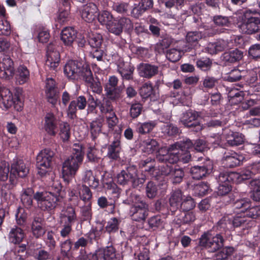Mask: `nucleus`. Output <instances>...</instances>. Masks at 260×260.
I'll return each mask as SVG.
<instances>
[{
	"label": "nucleus",
	"instance_id": "obj_35",
	"mask_svg": "<svg viewBox=\"0 0 260 260\" xmlns=\"http://www.w3.org/2000/svg\"><path fill=\"white\" fill-rule=\"evenodd\" d=\"M126 193L127 198L123 201V203L125 204L131 205V206H137L146 203L141 197L130 189L126 190Z\"/></svg>",
	"mask_w": 260,
	"mask_h": 260
},
{
	"label": "nucleus",
	"instance_id": "obj_36",
	"mask_svg": "<svg viewBox=\"0 0 260 260\" xmlns=\"http://www.w3.org/2000/svg\"><path fill=\"white\" fill-rule=\"evenodd\" d=\"M35 193L31 188L23 189L21 194V201L25 208L29 209L31 207L33 202L32 196H34Z\"/></svg>",
	"mask_w": 260,
	"mask_h": 260
},
{
	"label": "nucleus",
	"instance_id": "obj_10",
	"mask_svg": "<svg viewBox=\"0 0 260 260\" xmlns=\"http://www.w3.org/2000/svg\"><path fill=\"white\" fill-rule=\"evenodd\" d=\"M46 57V65L51 70L56 71L60 63V58L59 52L53 43H50L47 46Z\"/></svg>",
	"mask_w": 260,
	"mask_h": 260
},
{
	"label": "nucleus",
	"instance_id": "obj_63",
	"mask_svg": "<svg viewBox=\"0 0 260 260\" xmlns=\"http://www.w3.org/2000/svg\"><path fill=\"white\" fill-rule=\"evenodd\" d=\"M196 206L193 199L190 196L186 197L182 200L180 207L183 211H189L193 209Z\"/></svg>",
	"mask_w": 260,
	"mask_h": 260
},
{
	"label": "nucleus",
	"instance_id": "obj_28",
	"mask_svg": "<svg viewBox=\"0 0 260 260\" xmlns=\"http://www.w3.org/2000/svg\"><path fill=\"white\" fill-rule=\"evenodd\" d=\"M231 43L228 40H219L215 43H209L207 47V51L211 54H216L230 48Z\"/></svg>",
	"mask_w": 260,
	"mask_h": 260
},
{
	"label": "nucleus",
	"instance_id": "obj_8",
	"mask_svg": "<svg viewBox=\"0 0 260 260\" xmlns=\"http://www.w3.org/2000/svg\"><path fill=\"white\" fill-rule=\"evenodd\" d=\"M200 116L199 112L189 110L183 113L180 118V122L185 127L190 128L192 131L199 132L203 128L201 123L196 121Z\"/></svg>",
	"mask_w": 260,
	"mask_h": 260
},
{
	"label": "nucleus",
	"instance_id": "obj_53",
	"mask_svg": "<svg viewBox=\"0 0 260 260\" xmlns=\"http://www.w3.org/2000/svg\"><path fill=\"white\" fill-rule=\"evenodd\" d=\"M162 132L168 136H175L179 133L178 128L171 123H164L161 127Z\"/></svg>",
	"mask_w": 260,
	"mask_h": 260
},
{
	"label": "nucleus",
	"instance_id": "obj_40",
	"mask_svg": "<svg viewBox=\"0 0 260 260\" xmlns=\"http://www.w3.org/2000/svg\"><path fill=\"white\" fill-rule=\"evenodd\" d=\"M156 125V123L155 121L139 122L136 124V131L139 134H146L151 132Z\"/></svg>",
	"mask_w": 260,
	"mask_h": 260
},
{
	"label": "nucleus",
	"instance_id": "obj_41",
	"mask_svg": "<svg viewBox=\"0 0 260 260\" xmlns=\"http://www.w3.org/2000/svg\"><path fill=\"white\" fill-rule=\"evenodd\" d=\"M253 175L254 174L249 170H244L239 173L234 172L232 177L234 178V181L235 183H239L242 181L251 178Z\"/></svg>",
	"mask_w": 260,
	"mask_h": 260
},
{
	"label": "nucleus",
	"instance_id": "obj_3",
	"mask_svg": "<svg viewBox=\"0 0 260 260\" xmlns=\"http://www.w3.org/2000/svg\"><path fill=\"white\" fill-rule=\"evenodd\" d=\"M77 220L75 209L68 206L62 209L59 215V223L61 225L60 235L63 238L69 237L72 231V225Z\"/></svg>",
	"mask_w": 260,
	"mask_h": 260
},
{
	"label": "nucleus",
	"instance_id": "obj_56",
	"mask_svg": "<svg viewBox=\"0 0 260 260\" xmlns=\"http://www.w3.org/2000/svg\"><path fill=\"white\" fill-rule=\"evenodd\" d=\"M99 108L102 113H109L110 114L114 112L111 102L108 99L104 98L102 102L100 101Z\"/></svg>",
	"mask_w": 260,
	"mask_h": 260
},
{
	"label": "nucleus",
	"instance_id": "obj_1",
	"mask_svg": "<svg viewBox=\"0 0 260 260\" xmlns=\"http://www.w3.org/2000/svg\"><path fill=\"white\" fill-rule=\"evenodd\" d=\"M84 154L82 144L76 143L73 145L72 154L62 165V174L64 180H68L70 177H73L76 174L82 163Z\"/></svg>",
	"mask_w": 260,
	"mask_h": 260
},
{
	"label": "nucleus",
	"instance_id": "obj_54",
	"mask_svg": "<svg viewBox=\"0 0 260 260\" xmlns=\"http://www.w3.org/2000/svg\"><path fill=\"white\" fill-rule=\"evenodd\" d=\"M234 174V172H228L226 171H223L220 172L217 179L219 184H229L231 182L234 181V178L232 177V175Z\"/></svg>",
	"mask_w": 260,
	"mask_h": 260
},
{
	"label": "nucleus",
	"instance_id": "obj_2",
	"mask_svg": "<svg viewBox=\"0 0 260 260\" xmlns=\"http://www.w3.org/2000/svg\"><path fill=\"white\" fill-rule=\"evenodd\" d=\"M191 158V154L188 151H183L175 149L170 151L169 148H161L156 155V159L159 162H169L170 164L178 161L187 163Z\"/></svg>",
	"mask_w": 260,
	"mask_h": 260
},
{
	"label": "nucleus",
	"instance_id": "obj_50",
	"mask_svg": "<svg viewBox=\"0 0 260 260\" xmlns=\"http://www.w3.org/2000/svg\"><path fill=\"white\" fill-rule=\"evenodd\" d=\"M227 122L228 120L221 116L220 118L212 117L209 121L207 122L206 125L210 128H217L224 126Z\"/></svg>",
	"mask_w": 260,
	"mask_h": 260
},
{
	"label": "nucleus",
	"instance_id": "obj_9",
	"mask_svg": "<svg viewBox=\"0 0 260 260\" xmlns=\"http://www.w3.org/2000/svg\"><path fill=\"white\" fill-rule=\"evenodd\" d=\"M15 73L14 62L11 57L3 54L0 56V78L10 79Z\"/></svg>",
	"mask_w": 260,
	"mask_h": 260
},
{
	"label": "nucleus",
	"instance_id": "obj_58",
	"mask_svg": "<svg viewBox=\"0 0 260 260\" xmlns=\"http://www.w3.org/2000/svg\"><path fill=\"white\" fill-rule=\"evenodd\" d=\"M102 122L100 120L92 121L90 124V131L93 138H95L101 132Z\"/></svg>",
	"mask_w": 260,
	"mask_h": 260
},
{
	"label": "nucleus",
	"instance_id": "obj_47",
	"mask_svg": "<svg viewBox=\"0 0 260 260\" xmlns=\"http://www.w3.org/2000/svg\"><path fill=\"white\" fill-rule=\"evenodd\" d=\"M124 86H119L118 88L105 89L107 98L111 100H116L120 98Z\"/></svg>",
	"mask_w": 260,
	"mask_h": 260
},
{
	"label": "nucleus",
	"instance_id": "obj_22",
	"mask_svg": "<svg viewBox=\"0 0 260 260\" xmlns=\"http://www.w3.org/2000/svg\"><path fill=\"white\" fill-rule=\"evenodd\" d=\"M98 8L93 3H89L82 7L80 10L81 17L85 21L91 22L96 16Z\"/></svg>",
	"mask_w": 260,
	"mask_h": 260
},
{
	"label": "nucleus",
	"instance_id": "obj_37",
	"mask_svg": "<svg viewBox=\"0 0 260 260\" xmlns=\"http://www.w3.org/2000/svg\"><path fill=\"white\" fill-rule=\"evenodd\" d=\"M82 181L85 185H88L89 186L96 188L99 185V180L96 178L92 174L91 170H86L83 172L82 176Z\"/></svg>",
	"mask_w": 260,
	"mask_h": 260
},
{
	"label": "nucleus",
	"instance_id": "obj_19",
	"mask_svg": "<svg viewBox=\"0 0 260 260\" xmlns=\"http://www.w3.org/2000/svg\"><path fill=\"white\" fill-rule=\"evenodd\" d=\"M133 28V23L131 20L126 17H122L116 18L114 27L112 28V33L119 35L123 29L125 31H129Z\"/></svg>",
	"mask_w": 260,
	"mask_h": 260
},
{
	"label": "nucleus",
	"instance_id": "obj_60",
	"mask_svg": "<svg viewBox=\"0 0 260 260\" xmlns=\"http://www.w3.org/2000/svg\"><path fill=\"white\" fill-rule=\"evenodd\" d=\"M210 189V186L207 182H201L194 187V193L199 196H203L207 193Z\"/></svg>",
	"mask_w": 260,
	"mask_h": 260
},
{
	"label": "nucleus",
	"instance_id": "obj_18",
	"mask_svg": "<svg viewBox=\"0 0 260 260\" xmlns=\"http://www.w3.org/2000/svg\"><path fill=\"white\" fill-rule=\"evenodd\" d=\"M87 105V100L84 96L80 95L76 100L72 101L67 109L68 115L71 118L76 117L77 108L82 110L85 109Z\"/></svg>",
	"mask_w": 260,
	"mask_h": 260
},
{
	"label": "nucleus",
	"instance_id": "obj_34",
	"mask_svg": "<svg viewBox=\"0 0 260 260\" xmlns=\"http://www.w3.org/2000/svg\"><path fill=\"white\" fill-rule=\"evenodd\" d=\"M225 139L229 145L238 146L244 142V136L241 133L230 131L225 136Z\"/></svg>",
	"mask_w": 260,
	"mask_h": 260
},
{
	"label": "nucleus",
	"instance_id": "obj_52",
	"mask_svg": "<svg viewBox=\"0 0 260 260\" xmlns=\"http://www.w3.org/2000/svg\"><path fill=\"white\" fill-rule=\"evenodd\" d=\"M148 223L150 228L155 230L163 226L164 221L160 215H155L148 219Z\"/></svg>",
	"mask_w": 260,
	"mask_h": 260
},
{
	"label": "nucleus",
	"instance_id": "obj_32",
	"mask_svg": "<svg viewBox=\"0 0 260 260\" xmlns=\"http://www.w3.org/2000/svg\"><path fill=\"white\" fill-rule=\"evenodd\" d=\"M178 212L179 214H177L174 218V221L177 224H190L196 219V216L192 212H181L180 210Z\"/></svg>",
	"mask_w": 260,
	"mask_h": 260
},
{
	"label": "nucleus",
	"instance_id": "obj_6",
	"mask_svg": "<svg viewBox=\"0 0 260 260\" xmlns=\"http://www.w3.org/2000/svg\"><path fill=\"white\" fill-rule=\"evenodd\" d=\"M34 199L40 209L48 212L53 211L60 200V198L55 197L47 191H37L34 194Z\"/></svg>",
	"mask_w": 260,
	"mask_h": 260
},
{
	"label": "nucleus",
	"instance_id": "obj_43",
	"mask_svg": "<svg viewBox=\"0 0 260 260\" xmlns=\"http://www.w3.org/2000/svg\"><path fill=\"white\" fill-rule=\"evenodd\" d=\"M31 255L35 260H49L51 258L50 253L41 248L32 249Z\"/></svg>",
	"mask_w": 260,
	"mask_h": 260
},
{
	"label": "nucleus",
	"instance_id": "obj_49",
	"mask_svg": "<svg viewBox=\"0 0 260 260\" xmlns=\"http://www.w3.org/2000/svg\"><path fill=\"white\" fill-rule=\"evenodd\" d=\"M10 173L9 165L5 161L0 162V186L6 181Z\"/></svg>",
	"mask_w": 260,
	"mask_h": 260
},
{
	"label": "nucleus",
	"instance_id": "obj_5",
	"mask_svg": "<svg viewBox=\"0 0 260 260\" xmlns=\"http://www.w3.org/2000/svg\"><path fill=\"white\" fill-rule=\"evenodd\" d=\"M117 180L121 185L131 184L134 187L142 185L145 181L143 178L138 177L137 170L135 166H129L122 170L117 174Z\"/></svg>",
	"mask_w": 260,
	"mask_h": 260
},
{
	"label": "nucleus",
	"instance_id": "obj_51",
	"mask_svg": "<svg viewBox=\"0 0 260 260\" xmlns=\"http://www.w3.org/2000/svg\"><path fill=\"white\" fill-rule=\"evenodd\" d=\"M139 167L141 168H145V171L152 175L155 170L154 160L151 157L142 159L139 162Z\"/></svg>",
	"mask_w": 260,
	"mask_h": 260
},
{
	"label": "nucleus",
	"instance_id": "obj_55",
	"mask_svg": "<svg viewBox=\"0 0 260 260\" xmlns=\"http://www.w3.org/2000/svg\"><path fill=\"white\" fill-rule=\"evenodd\" d=\"M231 202H233L235 208L240 209L241 212L244 213L245 211L250 207V203L248 199H242L237 200L235 201L233 199Z\"/></svg>",
	"mask_w": 260,
	"mask_h": 260
},
{
	"label": "nucleus",
	"instance_id": "obj_17",
	"mask_svg": "<svg viewBox=\"0 0 260 260\" xmlns=\"http://www.w3.org/2000/svg\"><path fill=\"white\" fill-rule=\"evenodd\" d=\"M45 93L48 102L54 106L58 97L56 82L52 78H47L46 80Z\"/></svg>",
	"mask_w": 260,
	"mask_h": 260
},
{
	"label": "nucleus",
	"instance_id": "obj_13",
	"mask_svg": "<svg viewBox=\"0 0 260 260\" xmlns=\"http://www.w3.org/2000/svg\"><path fill=\"white\" fill-rule=\"evenodd\" d=\"M128 213L133 221H144L148 216V205L145 203L137 206H131Z\"/></svg>",
	"mask_w": 260,
	"mask_h": 260
},
{
	"label": "nucleus",
	"instance_id": "obj_14",
	"mask_svg": "<svg viewBox=\"0 0 260 260\" xmlns=\"http://www.w3.org/2000/svg\"><path fill=\"white\" fill-rule=\"evenodd\" d=\"M28 172V168L22 160H18L12 164L10 174V181L11 184L15 183L17 176L21 178L25 177Z\"/></svg>",
	"mask_w": 260,
	"mask_h": 260
},
{
	"label": "nucleus",
	"instance_id": "obj_38",
	"mask_svg": "<svg viewBox=\"0 0 260 260\" xmlns=\"http://www.w3.org/2000/svg\"><path fill=\"white\" fill-rule=\"evenodd\" d=\"M24 235L23 230L18 227L12 228L10 231L9 239L11 243L15 244H19L24 238Z\"/></svg>",
	"mask_w": 260,
	"mask_h": 260
},
{
	"label": "nucleus",
	"instance_id": "obj_30",
	"mask_svg": "<svg viewBox=\"0 0 260 260\" xmlns=\"http://www.w3.org/2000/svg\"><path fill=\"white\" fill-rule=\"evenodd\" d=\"M76 37V31L72 27L63 28L60 34V39L67 46H71Z\"/></svg>",
	"mask_w": 260,
	"mask_h": 260
},
{
	"label": "nucleus",
	"instance_id": "obj_45",
	"mask_svg": "<svg viewBox=\"0 0 260 260\" xmlns=\"http://www.w3.org/2000/svg\"><path fill=\"white\" fill-rule=\"evenodd\" d=\"M228 98L231 104L236 105L243 100V93L236 89H231L228 93Z\"/></svg>",
	"mask_w": 260,
	"mask_h": 260
},
{
	"label": "nucleus",
	"instance_id": "obj_57",
	"mask_svg": "<svg viewBox=\"0 0 260 260\" xmlns=\"http://www.w3.org/2000/svg\"><path fill=\"white\" fill-rule=\"evenodd\" d=\"M70 126L67 122H62L60 124L59 136L63 141H67L70 137Z\"/></svg>",
	"mask_w": 260,
	"mask_h": 260
},
{
	"label": "nucleus",
	"instance_id": "obj_4",
	"mask_svg": "<svg viewBox=\"0 0 260 260\" xmlns=\"http://www.w3.org/2000/svg\"><path fill=\"white\" fill-rule=\"evenodd\" d=\"M224 240L220 234L215 235L211 231L204 233L199 239V246L209 252H215L223 246Z\"/></svg>",
	"mask_w": 260,
	"mask_h": 260
},
{
	"label": "nucleus",
	"instance_id": "obj_27",
	"mask_svg": "<svg viewBox=\"0 0 260 260\" xmlns=\"http://www.w3.org/2000/svg\"><path fill=\"white\" fill-rule=\"evenodd\" d=\"M57 121L52 113H48L45 117L44 128L48 134L55 136L57 133Z\"/></svg>",
	"mask_w": 260,
	"mask_h": 260
},
{
	"label": "nucleus",
	"instance_id": "obj_26",
	"mask_svg": "<svg viewBox=\"0 0 260 260\" xmlns=\"http://www.w3.org/2000/svg\"><path fill=\"white\" fill-rule=\"evenodd\" d=\"M239 28L243 33L249 35L255 34L260 30V19L258 18L247 22H241L239 25Z\"/></svg>",
	"mask_w": 260,
	"mask_h": 260
},
{
	"label": "nucleus",
	"instance_id": "obj_12",
	"mask_svg": "<svg viewBox=\"0 0 260 260\" xmlns=\"http://www.w3.org/2000/svg\"><path fill=\"white\" fill-rule=\"evenodd\" d=\"M2 94L1 101H2V104L5 108L8 109L13 106L16 110H21L22 105L21 102L18 96L16 95L13 96L9 89H3Z\"/></svg>",
	"mask_w": 260,
	"mask_h": 260
},
{
	"label": "nucleus",
	"instance_id": "obj_39",
	"mask_svg": "<svg viewBox=\"0 0 260 260\" xmlns=\"http://www.w3.org/2000/svg\"><path fill=\"white\" fill-rule=\"evenodd\" d=\"M29 78V72L24 66H20L17 71L16 82L20 85L26 82Z\"/></svg>",
	"mask_w": 260,
	"mask_h": 260
},
{
	"label": "nucleus",
	"instance_id": "obj_59",
	"mask_svg": "<svg viewBox=\"0 0 260 260\" xmlns=\"http://www.w3.org/2000/svg\"><path fill=\"white\" fill-rule=\"evenodd\" d=\"M119 221L115 217L112 218L108 221L105 227L106 231L109 233H114L118 231Z\"/></svg>",
	"mask_w": 260,
	"mask_h": 260
},
{
	"label": "nucleus",
	"instance_id": "obj_16",
	"mask_svg": "<svg viewBox=\"0 0 260 260\" xmlns=\"http://www.w3.org/2000/svg\"><path fill=\"white\" fill-rule=\"evenodd\" d=\"M81 63L73 60H69L63 69L64 74L71 79L78 78L81 73Z\"/></svg>",
	"mask_w": 260,
	"mask_h": 260
},
{
	"label": "nucleus",
	"instance_id": "obj_62",
	"mask_svg": "<svg viewBox=\"0 0 260 260\" xmlns=\"http://www.w3.org/2000/svg\"><path fill=\"white\" fill-rule=\"evenodd\" d=\"M181 54L182 52L180 50L172 48L167 51L166 57L170 61L175 62L181 58Z\"/></svg>",
	"mask_w": 260,
	"mask_h": 260
},
{
	"label": "nucleus",
	"instance_id": "obj_64",
	"mask_svg": "<svg viewBox=\"0 0 260 260\" xmlns=\"http://www.w3.org/2000/svg\"><path fill=\"white\" fill-rule=\"evenodd\" d=\"M243 76L244 72L235 69L232 70L225 78L227 81L232 82L239 81Z\"/></svg>",
	"mask_w": 260,
	"mask_h": 260
},
{
	"label": "nucleus",
	"instance_id": "obj_15",
	"mask_svg": "<svg viewBox=\"0 0 260 260\" xmlns=\"http://www.w3.org/2000/svg\"><path fill=\"white\" fill-rule=\"evenodd\" d=\"M212 169V162L210 160H207L200 166L191 167L190 172L193 179L199 180L209 174Z\"/></svg>",
	"mask_w": 260,
	"mask_h": 260
},
{
	"label": "nucleus",
	"instance_id": "obj_7",
	"mask_svg": "<svg viewBox=\"0 0 260 260\" xmlns=\"http://www.w3.org/2000/svg\"><path fill=\"white\" fill-rule=\"evenodd\" d=\"M54 152L50 149L46 148L42 150L37 156V167L38 173L45 175L47 172V169L51 166L52 161L54 156Z\"/></svg>",
	"mask_w": 260,
	"mask_h": 260
},
{
	"label": "nucleus",
	"instance_id": "obj_20",
	"mask_svg": "<svg viewBox=\"0 0 260 260\" xmlns=\"http://www.w3.org/2000/svg\"><path fill=\"white\" fill-rule=\"evenodd\" d=\"M117 71L120 74L123 80H130L133 79L134 67L128 62H125L120 58L117 61Z\"/></svg>",
	"mask_w": 260,
	"mask_h": 260
},
{
	"label": "nucleus",
	"instance_id": "obj_11",
	"mask_svg": "<svg viewBox=\"0 0 260 260\" xmlns=\"http://www.w3.org/2000/svg\"><path fill=\"white\" fill-rule=\"evenodd\" d=\"M90 255L92 256V260H99V258L104 260H122L120 255L116 253L115 248L112 246L100 248L95 252L90 253Z\"/></svg>",
	"mask_w": 260,
	"mask_h": 260
},
{
	"label": "nucleus",
	"instance_id": "obj_44",
	"mask_svg": "<svg viewBox=\"0 0 260 260\" xmlns=\"http://www.w3.org/2000/svg\"><path fill=\"white\" fill-rule=\"evenodd\" d=\"M88 41L92 48H102L103 39L102 36L100 34H91L88 36Z\"/></svg>",
	"mask_w": 260,
	"mask_h": 260
},
{
	"label": "nucleus",
	"instance_id": "obj_42",
	"mask_svg": "<svg viewBox=\"0 0 260 260\" xmlns=\"http://www.w3.org/2000/svg\"><path fill=\"white\" fill-rule=\"evenodd\" d=\"M170 151L177 149L184 151H188L190 149H193V144L189 139L185 141L177 142L169 147Z\"/></svg>",
	"mask_w": 260,
	"mask_h": 260
},
{
	"label": "nucleus",
	"instance_id": "obj_21",
	"mask_svg": "<svg viewBox=\"0 0 260 260\" xmlns=\"http://www.w3.org/2000/svg\"><path fill=\"white\" fill-rule=\"evenodd\" d=\"M44 219L40 216H35L31 223V230L34 236L36 238H41L46 232Z\"/></svg>",
	"mask_w": 260,
	"mask_h": 260
},
{
	"label": "nucleus",
	"instance_id": "obj_48",
	"mask_svg": "<svg viewBox=\"0 0 260 260\" xmlns=\"http://www.w3.org/2000/svg\"><path fill=\"white\" fill-rule=\"evenodd\" d=\"M79 194L80 199L85 203L91 202L92 193L86 185L79 186Z\"/></svg>",
	"mask_w": 260,
	"mask_h": 260
},
{
	"label": "nucleus",
	"instance_id": "obj_25",
	"mask_svg": "<svg viewBox=\"0 0 260 260\" xmlns=\"http://www.w3.org/2000/svg\"><path fill=\"white\" fill-rule=\"evenodd\" d=\"M243 52L238 49H235L224 52L222 55V60L226 65L237 62L242 59Z\"/></svg>",
	"mask_w": 260,
	"mask_h": 260
},
{
	"label": "nucleus",
	"instance_id": "obj_29",
	"mask_svg": "<svg viewBox=\"0 0 260 260\" xmlns=\"http://www.w3.org/2000/svg\"><path fill=\"white\" fill-rule=\"evenodd\" d=\"M138 69L140 75L148 79L154 76L158 72L157 66L149 63H141Z\"/></svg>",
	"mask_w": 260,
	"mask_h": 260
},
{
	"label": "nucleus",
	"instance_id": "obj_31",
	"mask_svg": "<svg viewBox=\"0 0 260 260\" xmlns=\"http://www.w3.org/2000/svg\"><path fill=\"white\" fill-rule=\"evenodd\" d=\"M99 21L103 25H106L109 31L112 32V28L114 27L116 18H114L111 12L103 11L98 16Z\"/></svg>",
	"mask_w": 260,
	"mask_h": 260
},
{
	"label": "nucleus",
	"instance_id": "obj_61",
	"mask_svg": "<svg viewBox=\"0 0 260 260\" xmlns=\"http://www.w3.org/2000/svg\"><path fill=\"white\" fill-rule=\"evenodd\" d=\"M234 249L233 247H225L223 248L221 251L216 254V260H224L232 255Z\"/></svg>",
	"mask_w": 260,
	"mask_h": 260
},
{
	"label": "nucleus",
	"instance_id": "obj_24",
	"mask_svg": "<svg viewBox=\"0 0 260 260\" xmlns=\"http://www.w3.org/2000/svg\"><path fill=\"white\" fill-rule=\"evenodd\" d=\"M120 137L119 134H116L114 140L108 146L107 155L110 159L116 160L119 157V153L121 150Z\"/></svg>",
	"mask_w": 260,
	"mask_h": 260
},
{
	"label": "nucleus",
	"instance_id": "obj_46",
	"mask_svg": "<svg viewBox=\"0 0 260 260\" xmlns=\"http://www.w3.org/2000/svg\"><path fill=\"white\" fill-rule=\"evenodd\" d=\"M184 177V172L182 168H174L172 171L170 176V179L173 184L181 183Z\"/></svg>",
	"mask_w": 260,
	"mask_h": 260
},
{
	"label": "nucleus",
	"instance_id": "obj_23",
	"mask_svg": "<svg viewBox=\"0 0 260 260\" xmlns=\"http://www.w3.org/2000/svg\"><path fill=\"white\" fill-rule=\"evenodd\" d=\"M241 157L238 154L235 152H227L224 153L222 158V164L226 168H234L240 165Z\"/></svg>",
	"mask_w": 260,
	"mask_h": 260
},
{
	"label": "nucleus",
	"instance_id": "obj_33",
	"mask_svg": "<svg viewBox=\"0 0 260 260\" xmlns=\"http://www.w3.org/2000/svg\"><path fill=\"white\" fill-rule=\"evenodd\" d=\"M182 200V194L180 189L175 190L171 192L169 202L170 210L172 213L177 211V209L179 208L181 201Z\"/></svg>",
	"mask_w": 260,
	"mask_h": 260
}]
</instances>
